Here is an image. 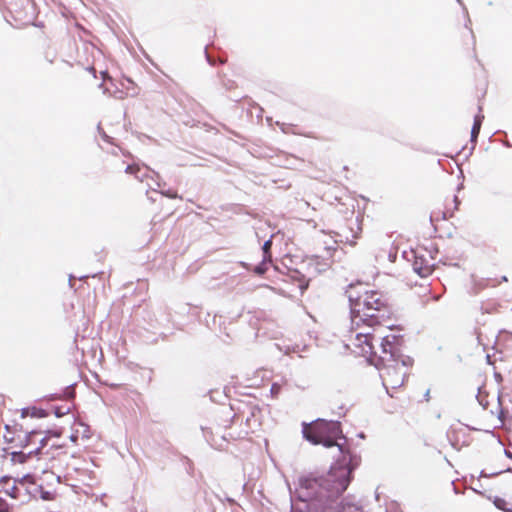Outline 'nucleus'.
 I'll use <instances>...</instances> for the list:
<instances>
[{
  "label": "nucleus",
  "mask_w": 512,
  "mask_h": 512,
  "mask_svg": "<svg viewBox=\"0 0 512 512\" xmlns=\"http://www.w3.org/2000/svg\"><path fill=\"white\" fill-rule=\"evenodd\" d=\"M124 172L128 173V166L125 167Z\"/></svg>",
  "instance_id": "obj_40"
},
{
  "label": "nucleus",
  "mask_w": 512,
  "mask_h": 512,
  "mask_svg": "<svg viewBox=\"0 0 512 512\" xmlns=\"http://www.w3.org/2000/svg\"><path fill=\"white\" fill-rule=\"evenodd\" d=\"M342 510L343 512H363L361 507L350 503L343 504Z\"/></svg>",
  "instance_id": "obj_16"
},
{
  "label": "nucleus",
  "mask_w": 512,
  "mask_h": 512,
  "mask_svg": "<svg viewBox=\"0 0 512 512\" xmlns=\"http://www.w3.org/2000/svg\"><path fill=\"white\" fill-rule=\"evenodd\" d=\"M272 392H277V390H279V387H276L275 385L272 386Z\"/></svg>",
  "instance_id": "obj_33"
},
{
  "label": "nucleus",
  "mask_w": 512,
  "mask_h": 512,
  "mask_svg": "<svg viewBox=\"0 0 512 512\" xmlns=\"http://www.w3.org/2000/svg\"><path fill=\"white\" fill-rule=\"evenodd\" d=\"M168 196H169L170 198H177V197H178L176 193H174V194L169 193V194H168Z\"/></svg>",
  "instance_id": "obj_32"
},
{
  "label": "nucleus",
  "mask_w": 512,
  "mask_h": 512,
  "mask_svg": "<svg viewBox=\"0 0 512 512\" xmlns=\"http://www.w3.org/2000/svg\"><path fill=\"white\" fill-rule=\"evenodd\" d=\"M52 435L55 437H59V433H56V432L52 433Z\"/></svg>",
  "instance_id": "obj_37"
},
{
  "label": "nucleus",
  "mask_w": 512,
  "mask_h": 512,
  "mask_svg": "<svg viewBox=\"0 0 512 512\" xmlns=\"http://www.w3.org/2000/svg\"><path fill=\"white\" fill-rule=\"evenodd\" d=\"M272 392H277V390H279V387H276L275 385L272 386Z\"/></svg>",
  "instance_id": "obj_34"
},
{
  "label": "nucleus",
  "mask_w": 512,
  "mask_h": 512,
  "mask_svg": "<svg viewBox=\"0 0 512 512\" xmlns=\"http://www.w3.org/2000/svg\"><path fill=\"white\" fill-rule=\"evenodd\" d=\"M73 280H74V277L72 275H70L69 277V285L71 288H73Z\"/></svg>",
  "instance_id": "obj_30"
},
{
  "label": "nucleus",
  "mask_w": 512,
  "mask_h": 512,
  "mask_svg": "<svg viewBox=\"0 0 512 512\" xmlns=\"http://www.w3.org/2000/svg\"><path fill=\"white\" fill-rule=\"evenodd\" d=\"M41 431L32 430L30 432H26L22 439H20L18 446L23 449H28L30 446H40L39 436L41 435Z\"/></svg>",
  "instance_id": "obj_10"
},
{
  "label": "nucleus",
  "mask_w": 512,
  "mask_h": 512,
  "mask_svg": "<svg viewBox=\"0 0 512 512\" xmlns=\"http://www.w3.org/2000/svg\"><path fill=\"white\" fill-rule=\"evenodd\" d=\"M4 504H6L5 501L0 498V507H2V505H4Z\"/></svg>",
  "instance_id": "obj_36"
},
{
  "label": "nucleus",
  "mask_w": 512,
  "mask_h": 512,
  "mask_svg": "<svg viewBox=\"0 0 512 512\" xmlns=\"http://www.w3.org/2000/svg\"><path fill=\"white\" fill-rule=\"evenodd\" d=\"M362 232V228L360 225V221L358 218L347 221V225L340 228L339 236L342 238L341 241L349 244L355 245L357 239L360 237Z\"/></svg>",
  "instance_id": "obj_8"
},
{
  "label": "nucleus",
  "mask_w": 512,
  "mask_h": 512,
  "mask_svg": "<svg viewBox=\"0 0 512 512\" xmlns=\"http://www.w3.org/2000/svg\"><path fill=\"white\" fill-rule=\"evenodd\" d=\"M75 396L74 384L68 385L63 390V397L66 399H73Z\"/></svg>",
  "instance_id": "obj_17"
},
{
  "label": "nucleus",
  "mask_w": 512,
  "mask_h": 512,
  "mask_svg": "<svg viewBox=\"0 0 512 512\" xmlns=\"http://www.w3.org/2000/svg\"><path fill=\"white\" fill-rule=\"evenodd\" d=\"M47 415L46 411L43 409H38L35 407L30 408V416L36 418H43Z\"/></svg>",
  "instance_id": "obj_18"
},
{
  "label": "nucleus",
  "mask_w": 512,
  "mask_h": 512,
  "mask_svg": "<svg viewBox=\"0 0 512 512\" xmlns=\"http://www.w3.org/2000/svg\"><path fill=\"white\" fill-rule=\"evenodd\" d=\"M480 129H481V118L480 117H476L475 120H474V124H473V127H472V130H471V139L472 141H475L479 135V132H480Z\"/></svg>",
  "instance_id": "obj_15"
},
{
  "label": "nucleus",
  "mask_w": 512,
  "mask_h": 512,
  "mask_svg": "<svg viewBox=\"0 0 512 512\" xmlns=\"http://www.w3.org/2000/svg\"><path fill=\"white\" fill-rule=\"evenodd\" d=\"M352 469L348 465H337L331 468L326 476L307 478L302 487L315 491V497L333 499L339 497L349 486Z\"/></svg>",
  "instance_id": "obj_3"
},
{
  "label": "nucleus",
  "mask_w": 512,
  "mask_h": 512,
  "mask_svg": "<svg viewBox=\"0 0 512 512\" xmlns=\"http://www.w3.org/2000/svg\"><path fill=\"white\" fill-rule=\"evenodd\" d=\"M129 170H130V173H132V172H133V167H132V165H130Z\"/></svg>",
  "instance_id": "obj_39"
},
{
  "label": "nucleus",
  "mask_w": 512,
  "mask_h": 512,
  "mask_svg": "<svg viewBox=\"0 0 512 512\" xmlns=\"http://www.w3.org/2000/svg\"><path fill=\"white\" fill-rule=\"evenodd\" d=\"M0 512H6V509L3 507H0Z\"/></svg>",
  "instance_id": "obj_38"
},
{
  "label": "nucleus",
  "mask_w": 512,
  "mask_h": 512,
  "mask_svg": "<svg viewBox=\"0 0 512 512\" xmlns=\"http://www.w3.org/2000/svg\"><path fill=\"white\" fill-rule=\"evenodd\" d=\"M298 286L301 292H304L309 286V280H307L305 277L300 278L298 280Z\"/></svg>",
  "instance_id": "obj_21"
},
{
  "label": "nucleus",
  "mask_w": 512,
  "mask_h": 512,
  "mask_svg": "<svg viewBox=\"0 0 512 512\" xmlns=\"http://www.w3.org/2000/svg\"><path fill=\"white\" fill-rule=\"evenodd\" d=\"M249 410L250 416L246 418V425L249 428V430L245 432L246 435L254 432L255 427L260 426V421L258 417L260 414L259 408H257L256 406H250Z\"/></svg>",
  "instance_id": "obj_11"
},
{
  "label": "nucleus",
  "mask_w": 512,
  "mask_h": 512,
  "mask_svg": "<svg viewBox=\"0 0 512 512\" xmlns=\"http://www.w3.org/2000/svg\"><path fill=\"white\" fill-rule=\"evenodd\" d=\"M30 415V408L27 407V408H23L22 411H21V416L24 418L26 416Z\"/></svg>",
  "instance_id": "obj_25"
},
{
  "label": "nucleus",
  "mask_w": 512,
  "mask_h": 512,
  "mask_svg": "<svg viewBox=\"0 0 512 512\" xmlns=\"http://www.w3.org/2000/svg\"><path fill=\"white\" fill-rule=\"evenodd\" d=\"M77 438H78L77 434H74V433H73V434H71V435H70V440H71L72 442H75V441L77 440Z\"/></svg>",
  "instance_id": "obj_27"
},
{
  "label": "nucleus",
  "mask_w": 512,
  "mask_h": 512,
  "mask_svg": "<svg viewBox=\"0 0 512 512\" xmlns=\"http://www.w3.org/2000/svg\"><path fill=\"white\" fill-rule=\"evenodd\" d=\"M430 219L431 221H434V219L438 220L439 218L435 215V213H432Z\"/></svg>",
  "instance_id": "obj_31"
},
{
  "label": "nucleus",
  "mask_w": 512,
  "mask_h": 512,
  "mask_svg": "<svg viewBox=\"0 0 512 512\" xmlns=\"http://www.w3.org/2000/svg\"><path fill=\"white\" fill-rule=\"evenodd\" d=\"M351 302L352 326L360 327L361 324L373 328L391 320L393 311L388 298L376 290H364L349 296Z\"/></svg>",
  "instance_id": "obj_1"
},
{
  "label": "nucleus",
  "mask_w": 512,
  "mask_h": 512,
  "mask_svg": "<svg viewBox=\"0 0 512 512\" xmlns=\"http://www.w3.org/2000/svg\"><path fill=\"white\" fill-rule=\"evenodd\" d=\"M40 497L43 500H51L53 498V493L50 491H44L41 489Z\"/></svg>",
  "instance_id": "obj_22"
},
{
  "label": "nucleus",
  "mask_w": 512,
  "mask_h": 512,
  "mask_svg": "<svg viewBox=\"0 0 512 512\" xmlns=\"http://www.w3.org/2000/svg\"><path fill=\"white\" fill-rule=\"evenodd\" d=\"M413 269L421 277H426L433 272L434 260L432 257L426 258L421 250H416L413 261Z\"/></svg>",
  "instance_id": "obj_9"
},
{
  "label": "nucleus",
  "mask_w": 512,
  "mask_h": 512,
  "mask_svg": "<svg viewBox=\"0 0 512 512\" xmlns=\"http://www.w3.org/2000/svg\"><path fill=\"white\" fill-rule=\"evenodd\" d=\"M0 486H2L5 493L8 494L10 497H12V498L17 497L18 488L16 487V485L14 483H11L10 478L3 477L0 480Z\"/></svg>",
  "instance_id": "obj_12"
},
{
  "label": "nucleus",
  "mask_w": 512,
  "mask_h": 512,
  "mask_svg": "<svg viewBox=\"0 0 512 512\" xmlns=\"http://www.w3.org/2000/svg\"><path fill=\"white\" fill-rule=\"evenodd\" d=\"M99 133L105 141H110V137L98 127Z\"/></svg>",
  "instance_id": "obj_24"
},
{
  "label": "nucleus",
  "mask_w": 512,
  "mask_h": 512,
  "mask_svg": "<svg viewBox=\"0 0 512 512\" xmlns=\"http://www.w3.org/2000/svg\"><path fill=\"white\" fill-rule=\"evenodd\" d=\"M47 436L41 437L40 446L34 447L27 452L14 451L11 453V460L14 463H27L36 458L37 464L34 469L43 474L50 472L56 476L58 482H61L62 474L65 471L64 465L67 464L69 454L63 451L62 447L52 444L51 447L44 451L48 444Z\"/></svg>",
  "instance_id": "obj_2"
},
{
  "label": "nucleus",
  "mask_w": 512,
  "mask_h": 512,
  "mask_svg": "<svg viewBox=\"0 0 512 512\" xmlns=\"http://www.w3.org/2000/svg\"><path fill=\"white\" fill-rule=\"evenodd\" d=\"M113 96L117 99H124L125 96H126V92H124L123 90H115L113 92Z\"/></svg>",
  "instance_id": "obj_23"
},
{
  "label": "nucleus",
  "mask_w": 512,
  "mask_h": 512,
  "mask_svg": "<svg viewBox=\"0 0 512 512\" xmlns=\"http://www.w3.org/2000/svg\"><path fill=\"white\" fill-rule=\"evenodd\" d=\"M5 429H6V434H4L5 441L8 442V443L14 442L15 441V437H14V435L12 434V432L10 430L11 427L9 425H6Z\"/></svg>",
  "instance_id": "obj_19"
},
{
  "label": "nucleus",
  "mask_w": 512,
  "mask_h": 512,
  "mask_svg": "<svg viewBox=\"0 0 512 512\" xmlns=\"http://www.w3.org/2000/svg\"><path fill=\"white\" fill-rule=\"evenodd\" d=\"M271 246H272L271 240L265 241L262 246L264 262L272 261Z\"/></svg>",
  "instance_id": "obj_14"
},
{
  "label": "nucleus",
  "mask_w": 512,
  "mask_h": 512,
  "mask_svg": "<svg viewBox=\"0 0 512 512\" xmlns=\"http://www.w3.org/2000/svg\"><path fill=\"white\" fill-rule=\"evenodd\" d=\"M493 504L503 512H512V508L508 506V502L501 497H494Z\"/></svg>",
  "instance_id": "obj_13"
},
{
  "label": "nucleus",
  "mask_w": 512,
  "mask_h": 512,
  "mask_svg": "<svg viewBox=\"0 0 512 512\" xmlns=\"http://www.w3.org/2000/svg\"><path fill=\"white\" fill-rule=\"evenodd\" d=\"M379 343L376 346V350L379 351V354H375L374 362L375 364L385 362L387 358H398V355H403L398 352V336L394 334H389L383 337H378Z\"/></svg>",
  "instance_id": "obj_7"
},
{
  "label": "nucleus",
  "mask_w": 512,
  "mask_h": 512,
  "mask_svg": "<svg viewBox=\"0 0 512 512\" xmlns=\"http://www.w3.org/2000/svg\"><path fill=\"white\" fill-rule=\"evenodd\" d=\"M32 478L31 475L27 474L22 478V481H29Z\"/></svg>",
  "instance_id": "obj_29"
},
{
  "label": "nucleus",
  "mask_w": 512,
  "mask_h": 512,
  "mask_svg": "<svg viewBox=\"0 0 512 512\" xmlns=\"http://www.w3.org/2000/svg\"><path fill=\"white\" fill-rule=\"evenodd\" d=\"M267 263L268 262H264L263 258L261 264L255 267L254 272L259 275L264 274L267 271Z\"/></svg>",
  "instance_id": "obj_20"
},
{
  "label": "nucleus",
  "mask_w": 512,
  "mask_h": 512,
  "mask_svg": "<svg viewBox=\"0 0 512 512\" xmlns=\"http://www.w3.org/2000/svg\"><path fill=\"white\" fill-rule=\"evenodd\" d=\"M357 328L358 327H352V330L356 332L353 341L354 352L374 362L375 354H379L374 344L376 340L375 334L370 331L371 328L367 327L365 331L360 332H357ZM372 329L374 330V327Z\"/></svg>",
  "instance_id": "obj_6"
},
{
  "label": "nucleus",
  "mask_w": 512,
  "mask_h": 512,
  "mask_svg": "<svg viewBox=\"0 0 512 512\" xmlns=\"http://www.w3.org/2000/svg\"><path fill=\"white\" fill-rule=\"evenodd\" d=\"M413 359L407 355H398V358H387L385 362L377 363L380 367V376L386 390H397L404 386L413 366Z\"/></svg>",
  "instance_id": "obj_4"
},
{
  "label": "nucleus",
  "mask_w": 512,
  "mask_h": 512,
  "mask_svg": "<svg viewBox=\"0 0 512 512\" xmlns=\"http://www.w3.org/2000/svg\"><path fill=\"white\" fill-rule=\"evenodd\" d=\"M341 433L340 426L335 422L318 420L312 424H305L303 435L313 444H322L326 447L339 446L337 438Z\"/></svg>",
  "instance_id": "obj_5"
},
{
  "label": "nucleus",
  "mask_w": 512,
  "mask_h": 512,
  "mask_svg": "<svg viewBox=\"0 0 512 512\" xmlns=\"http://www.w3.org/2000/svg\"><path fill=\"white\" fill-rule=\"evenodd\" d=\"M272 392H277V390H279V387H276L275 385L272 386Z\"/></svg>",
  "instance_id": "obj_35"
},
{
  "label": "nucleus",
  "mask_w": 512,
  "mask_h": 512,
  "mask_svg": "<svg viewBox=\"0 0 512 512\" xmlns=\"http://www.w3.org/2000/svg\"><path fill=\"white\" fill-rule=\"evenodd\" d=\"M103 76V80L106 81L107 78H109L108 73L106 71L101 72Z\"/></svg>",
  "instance_id": "obj_28"
},
{
  "label": "nucleus",
  "mask_w": 512,
  "mask_h": 512,
  "mask_svg": "<svg viewBox=\"0 0 512 512\" xmlns=\"http://www.w3.org/2000/svg\"><path fill=\"white\" fill-rule=\"evenodd\" d=\"M65 413H66V412H62V411L60 410V408H57V409L55 410V414H56V416H57V417H60V416L64 415Z\"/></svg>",
  "instance_id": "obj_26"
}]
</instances>
